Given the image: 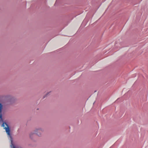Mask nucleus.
Returning <instances> with one entry per match:
<instances>
[{
  "mask_svg": "<svg viewBox=\"0 0 148 148\" xmlns=\"http://www.w3.org/2000/svg\"><path fill=\"white\" fill-rule=\"evenodd\" d=\"M2 127H3L4 129L5 130V132L10 137H11L10 133V130L8 125L6 123L3 122L2 125Z\"/></svg>",
  "mask_w": 148,
  "mask_h": 148,
  "instance_id": "f257e3e1",
  "label": "nucleus"
},
{
  "mask_svg": "<svg viewBox=\"0 0 148 148\" xmlns=\"http://www.w3.org/2000/svg\"><path fill=\"white\" fill-rule=\"evenodd\" d=\"M43 131L42 129L41 128H38L35 130L34 134H36L38 136H40L41 135Z\"/></svg>",
  "mask_w": 148,
  "mask_h": 148,
  "instance_id": "f03ea898",
  "label": "nucleus"
},
{
  "mask_svg": "<svg viewBox=\"0 0 148 148\" xmlns=\"http://www.w3.org/2000/svg\"><path fill=\"white\" fill-rule=\"evenodd\" d=\"M3 108V106L2 104L0 103V121L3 122V119L2 118V116L1 114L2 110Z\"/></svg>",
  "mask_w": 148,
  "mask_h": 148,
  "instance_id": "7ed1b4c3",
  "label": "nucleus"
},
{
  "mask_svg": "<svg viewBox=\"0 0 148 148\" xmlns=\"http://www.w3.org/2000/svg\"><path fill=\"white\" fill-rule=\"evenodd\" d=\"M11 146L12 148H22L21 147H15L14 145L12 144V140L11 141Z\"/></svg>",
  "mask_w": 148,
  "mask_h": 148,
  "instance_id": "20e7f679",
  "label": "nucleus"
},
{
  "mask_svg": "<svg viewBox=\"0 0 148 148\" xmlns=\"http://www.w3.org/2000/svg\"><path fill=\"white\" fill-rule=\"evenodd\" d=\"M33 135H34V133H31L30 134V137L31 138H32V136Z\"/></svg>",
  "mask_w": 148,
  "mask_h": 148,
  "instance_id": "39448f33",
  "label": "nucleus"
},
{
  "mask_svg": "<svg viewBox=\"0 0 148 148\" xmlns=\"http://www.w3.org/2000/svg\"><path fill=\"white\" fill-rule=\"evenodd\" d=\"M45 96H44V98H45Z\"/></svg>",
  "mask_w": 148,
  "mask_h": 148,
  "instance_id": "423d86ee",
  "label": "nucleus"
},
{
  "mask_svg": "<svg viewBox=\"0 0 148 148\" xmlns=\"http://www.w3.org/2000/svg\"><path fill=\"white\" fill-rule=\"evenodd\" d=\"M49 93H48L47 94H46V95H47Z\"/></svg>",
  "mask_w": 148,
  "mask_h": 148,
  "instance_id": "0eeeda50",
  "label": "nucleus"
}]
</instances>
